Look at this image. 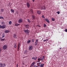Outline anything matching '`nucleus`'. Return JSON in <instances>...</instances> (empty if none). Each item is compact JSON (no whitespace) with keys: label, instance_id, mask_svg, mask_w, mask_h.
<instances>
[{"label":"nucleus","instance_id":"f257e3e1","mask_svg":"<svg viewBox=\"0 0 67 67\" xmlns=\"http://www.w3.org/2000/svg\"><path fill=\"white\" fill-rule=\"evenodd\" d=\"M43 58H42V57H41L40 58H39L38 60V62L39 63L40 62V61H41H41L44 60V59H45V56H43Z\"/></svg>","mask_w":67,"mask_h":67},{"label":"nucleus","instance_id":"f03ea898","mask_svg":"<svg viewBox=\"0 0 67 67\" xmlns=\"http://www.w3.org/2000/svg\"><path fill=\"white\" fill-rule=\"evenodd\" d=\"M37 65L38 66H40V67H43L44 65V64H43V63H37Z\"/></svg>","mask_w":67,"mask_h":67},{"label":"nucleus","instance_id":"7ed1b4c3","mask_svg":"<svg viewBox=\"0 0 67 67\" xmlns=\"http://www.w3.org/2000/svg\"><path fill=\"white\" fill-rule=\"evenodd\" d=\"M5 27H6V25H3L2 26L0 25V29H5Z\"/></svg>","mask_w":67,"mask_h":67},{"label":"nucleus","instance_id":"20e7f679","mask_svg":"<svg viewBox=\"0 0 67 67\" xmlns=\"http://www.w3.org/2000/svg\"><path fill=\"white\" fill-rule=\"evenodd\" d=\"M24 32H25V33L26 34H29V33H30V31L27 29L24 30Z\"/></svg>","mask_w":67,"mask_h":67},{"label":"nucleus","instance_id":"39448f33","mask_svg":"<svg viewBox=\"0 0 67 67\" xmlns=\"http://www.w3.org/2000/svg\"><path fill=\"white\" fill-rule=\"evenodd\" d=\"M7 47H8L6 45H5L3 47V48L4 50H5V49H6L7 48Z\"/></svg>","mask_w":67,"mask_h":67},{"label":"nucleus","instance_id":"423d86ee","mask_svg":"<svg viewBox=\"0 0 67 67\" xmlns=\"http://www.w3.org/2000/svg\"><path fill=\"white\" fill-rule=\"evenodd\" d=\"M32 49H33V46H30L29 48V51H32Z\"/></svg>","mask_w":67,"mask_h":67},{"label":"nucleus","instance_id":"0eeeda50","mask_svg":"<svg viewBox=\"0 0 67 67\" xmlns=\"http://www.w3.org/2000/svg\"><path fill=\"white\" fill-rule=\"evenodd\" d=\"M20 43H19V44H18V45L17 46V47H18V51H20Z\"/></svg>","mask_w":67,"mask_h":67},{"label":"nucleus","instance_id":"6e6552de","mask_svg":"<svg viewBox=\"0 0 67 67\" xmlns=\"http://www.w3.org/2000/svg\"><path fill=\"white\" fill-rule=\"evenodd\" d=\"M18 22L19 23H21L23 22V20L22 19H19V20L18 21Z\"/></svg>","mask_w":67,"mask_h":67},{"label":"nucleus","instance_id":"1a4fd4ad","mask_svg":"<svg viewBox=\"0 0 67 67\" xmlns=\"http://www.w3.org/2000/svg\"><path fill=\"white\" fill-rule=\"evenodd\" d=\"M26 5L27 8H30V3H29V2H27Z\"/></svg>","mask_w":67,"mask_h":67},{"label":"nucleus","instance_id":"9d476101","mask_svg":"<svg viewBox=\"0 0 67 67\" xmlns=\"http://www.w3.org/2000/svg\"><path fill=\"white\" fill-rule=\"evenodd\" d=\"M13 37L14 38H17V37L16 36V34H14L13 35Z\"/></svg>","mask_w":67,"mask_h":67},{"label":"nucleus","instance_id":"9b49d317","mask_svg":"<svg viewBox=\"0 0 67 67\" xmlns=\"http://www.w3.org/2000/svg\"><path fill=\"white\" fill-rule=\"evenodd\" d=\"M9 32H10V30H5L4 31V33H8Z\"/></svg>","mask_w":67,"mask_h":67},{"label":"nucleus","instance_id":"f8f14e48","mask_svg":"<svg viewBox=\"0 0 67 67\" xmlns=\"http://www.w3.org/2000/svg\"><path fill=\"white\" fill-rule=\"evenodd\" d=\"M38 40H36L35 42V45L36 46V45H37V43H38Z\"/></svg>","mask_w":67,"mask_h":67},{"label":"nucleus","instance_id":"ddd939ff","mask_svg":"<svg viewBox=\"0 0 67 67\" xmlns=\"http://www.w3.org/2000/svg\"><path fill=\"white\" fill-rule=\"evenodd\" d=\"M37 59V57H33L32 58V59H34L35 60H36Z\"/></svg>","mask_w":67,"mask_h":67},{"label":"nucleus","instance_id":"4468645a","mask_svg":"<svg viewBox=\"0 0 67 67\" xmlns=\"http://www.w3.org/2000/svg\"><path fill=\"white\" fill-rule=\"evenodd\" d=\"M35 64V62H34L31 65V67H32V66H33L34 65V64Z\"/></svg>","mask_w":67,"mask_h":67},{"label":"nucleus","instance_id":"2eb2a0df","mask_svg":"<svg viewBox=\"0 0 67 67\" xmlns=\"http://www.w3.org/2000/svg\"><path fill=\"white\" fill-rule=\"evenodd\" d=\"M45 7L44 6H43L41 7V8L42 9H43V10H46L45 9Z\"/></svg>","mask_w":67,"mask_h":67},{"label":"nucleus","instance_id":"dca6fc26","mask_svg":"<svg viewBox=\"0 0 67 67\" xmlns=\"http://www.w3.org/2000/svg\"><path fill=\"white\" fill-rule=\"evenodd\" d=\"M37 13L38 14H41V12H40V10L37 11Z\"/></svg>","mask_w":67,"mask_h":67},{"label":"nucleus","instance_id":"f3484780","mask_svg":"<svg viewBox=\"0 0 67 67\" xmlns=\"http://www.w3.org/2000/svg\"><path fill=\"white\" fill-rule=\"evenodd\" d=\"M26 29H28L29 28V25H26Z\"/></svg>","mask_w":67,"mask_h":67},{"label":"nucleus","instance_id":"a211bd4d","mask_svg":"<svg viewBox=\"0 0 67 67\" xmlns=\"http://www.w3.org/2000/svg\"><path fill=\"white\" fill-rule=\"evenodd\" d=\"M31 40H29L28 41H27V44H29L31 42Z\"/></svg>","mask_w":67,"mask_h":67},{"label":"nucleus","instance_id":"6ab92c4d","mask_svg":"<svg viewBox=\"0 0 67 67\" xmlns=\"http://www.w3.org/2000/svg\"><path fill=\"white\" fill-rule=\"evenodd\" d=\"M45 20L47 22H48V23H49V21L48 20V19H46Z\"/></svg>","mask_w":67,"mask_h":67},{"label":"nucleus","instance_id":"aec40b11","mask_svg":"<svg viewBox=\"0 0 67 67\" xmlns=\"http://www.w3.org/2000/svg\"><path fill=\"white\" fill-rule=\"evenodd\" d=\"M33 10L32 9H31L30 10V13H31V14L33 13Z\"/></svg>","mask_w":67,"mask_h":67},{"label":"nucleus","instance_id":"412c9836","mask_svg":"<svg viewBox=\"0 0 67 67\" xmlns=\"http://www.w3.org/2000/svg\"><path fill=\"white\" fill-rule=\"evenodd\" d=\"M11 11L13 12V13H14V10L13 9H11Z\"/></svg>","mask_w":67,"mask_h":67},{"label":"nucleus","instance_id":"4be33fe9","mask_svg":"<svg viewBox=\"0 0 67 67\" xmlns=\"http://www.w3.org/2000/svg\"><path fill=\"white\" fill-rule=\"evenodd\" d=\"M12 22L11 21H10L9 22V24L10 25H11L12 24Z\"/></svg>","mask_w":67,"mask_h":67},{"label":"nucleus","instance_id":"5701e85b","mask_svg":"<svg viewBox=\"0 0 67 67\" xmlns=\"http://www.w3.org/2000/svg\"><path fill=\"white\" fill-rule=\"evenodd\" d=\"M20 25V24H18V23L15 24V25L16 26H18V25Z\"/></svg>","mask_w":67,"mask_h":67},{"label":"nucleus","instance_id":"b1692460","mask_svg":"<svg viewBox=\"0 0 67 67\" xmlns=\"http://www.w3.org/2000/svg\"><path fill=\"white\" fill-rule=\"evenodd\" d=\"M5 36V35L4 34V33L3 34V36H2V38H3V37H4Z\"/></svg>","mask_w":67,"mask_h":67},{"label":"nucleus","instance_id":"393cba45","mask_svg":"<svg viewBox=\"0 0 67 67\" xmlns=\"http://www.w3.org/2000/svg\"><path fill=\"white\" fill-rule=\"evenodd\" d=\"M5 64H2V67H5Z\"/></svg>","mask_w":67,"mask_h":67},{"label":"nucleus","instance_id":"a878e982","mask_svg":"<svg viewBox=\"0 0 67 67\" xmlns=\"http://www.w3.org/2000/svg\"><path fill=\"white\" fill-rule=\"evenodd\" d=\"M0 19H4V18L2 16H0Z\"/></svg>","mask_w":67,"mask_h":67},{"label":"nucleus","instance_id":"bb28decb","mask_svg":"<svg viewBox=\"0 0 67 67\" xmlns=\"http://www.w3.org/2000/svg\"><path fill=\"white\" fill-rule=\"evenodd\" d=\"M2 67V63H0V67Z\"/></svg>","mask_w":67,"mask_h":67},{"label":"nucleus","instance_id":"cd10ccee","mask_svg":"<svg viewBox=\"0 0 67 67\" xmlns=\"http://www.w3.org/2000/svg\"><path fill=\"white\" fill-rule=\"evenodd\" d=\"M52 21H55V19H54V18H52Z\"/></svg>","mask_w":67,"mask_h":67},{"label":"nucleus","instance_id":"c85d7f7f","mask_svg":"<svg viewBox=\"0 0 67 67\" xmlns=\"http://www.w3.org/2000/svg\"><path fill=\"white\" fill-rule=\"evenodd\" d=\"M14 48H16V44H14Z\"/></svg>","mask_w":67,"mask_h":67},{"label":"nucleus","instance_id":"c756f323","mask_svg":"<svg viewBox=\"0 0 67 67\" xmlns=\"http://www.w3.org/2000/svg\"><path fill=\"white\" fill-rule=\"evenodd\" d=\"M1 41H4L5 40V39L4 38L2 39V38H1Z\"/></svg>","mask_w":67,"mask_h":67},{"label":"nucleus","instance_id":"7c9ffc66","mask_svg":"<svg viewBox=\"0 0 67 67\" xmlns=\"http://www.w3.org/2000/svg\"><path fill=\"white\" fill-rule=\"evenodd\" d=\"M4 10L3 9H1V11L2 12H4Z\"/></svg>","mask_w":67,"mask_h":67},{"label":"nucleus","instance_id":"2f4dec72","mask_svg":"<svg viewBox=\"0 0 67 67\" xmlns=\"http://www.w3.org/2000/svg\"><path fill=\"white\" fill-rule=\"evenodd\" d=\"M34 40L33 39H32V43H34Z\"/></svg>","mask_w":67,"mask_h":67},{"label":"nucleus","instance_id":"473e14b6","mask_svg":"<svg viewBox=\"0 0 67 67\" xmlns=\"http://www.w3.org/2000/svg\"><path fill=\"white\" fill-rule=\"evenodd\" d=\"M57 13L58 14H59L60 13V12L59 11L58 12H57Z\"/></svg>","mask_w":67,"mask_h":67},{"label":"nucleus","instance_id":"72a5a7b5","mask_svg":"<svg viewBox=\"0 0 67 67\" xmlns=\"http://www.w3.org/2000/svg\"><path fill=\"white\" fill-rule=\"evenodd\" d=\"M48 39H46V40H44L43 41H44V42H46V41H48Z\"/></svg>","mask_w":67,"mask_h":67},{"label":"nucleus","instance_id":"f704fd0d","mask_svg":"<svg viewBox=\"0 0 67 67\" xmlns=\"http://www.w3.org/2000/svg\"><path fill=\"white\" fill-rule=\"evenodd\" d=\"M27 21H28V22H30V20L28 19Z\"/></svg>","mask_w":67,"mask_h":67},{"label":"nucleus","instance_id":"c9c22d12","mask_svg":"<svg viewBox=\"0 0 67 67\" xmlns=\"http://www.w3.org/2000/svg\"><path fill=\"white\" fill-rule=\"evenodd\" d=\"M5 23H4V22H2V24H4Z\"/></svg>","mask_w":67,"mask_h":67},{"label":"nucleus","instance_id":"e433bc0d","mask_svg":"<svg viewBox=\"0 0 67 67\" xmlns=\"http://www.w3.org/2000/svg\"><path fill=\"white\" fill-rule=\"evenodd\" d=\"M33 19H35V16H33Z\"/></svg>","mask_w":67,"mask_h":67},{"label":"nucleus","instance_id":"4c0bfd02","mask_svg":"<svg viewBox=\"0 0 67 67\" xmlns=\"http://www.w3.org/2000/svg\"><path fill=\"white\" fill-rule=\"evenodd\" d=\"M44 27H46V25L45 24H44Z\"/></svg>","mask_w":67,"mask_h":67},{"label":"nucleus","instance_id":"58836bf2","mask_svg":"<svg viewBox=\"0 0 67 67\" xmlns=\"http://www.w3.org/2000/svg\"><path fill=\"white\" fill-rule=\"evenodd\" d=\"M42 18H43L44 19L45 18V17H44V15H42Z\"/></svg>","mask_w":67,"mask_h":67},{"label":"nucleus","instance_id":"ea45409f","mask_svg":"<svg viewBox=\"0 0 67 67\" xmlns=\"http://www.w3.org/2000/svg\"><path fill=\"white\" fill-rule=\"evenodd\" d=\"M65 32H67V29H65Z\"/></svg>","mask_w":67,"mask_h":67},{"label":"nucleus","instance_id":"a19ab883","mask_svg":"<svg viewBox=\"0 0 67 67\" xmlns=\"http://www.w3.org/2000/svg\"><path fill=\"white\" fill-rule=\"evenodd\" d=\"M34 67H38V66L36 65H34Z\"/></svg>","mask_w":67,"mask_h":67},{"label":"nucleus","instance_id":"79ce46f5","mask_svg":"<svg viewBox=\"0 0 67 67\" xmlns=\"http://www.w3.org/2000/svg\"><path fill=\"white\" fill-rule=\"evenodd\" d=\"M39 27H41V26L40 25H37Z\"/></svg>","mask_w":67,"mask_h":67},{"label":"nucleus","instance_id":"37998d69","mask_svg":"<svg viewBox=\"0 0 67 67\" xmlns=\"http://www.w3.org/2000/svg\"><path fill=\"white\" fill-rule=\"evenodd\" d=\"M1 49H0V53L1 52Z\"/></svg>","mask_w":67,"mask_h":67},{"label":"nucleus","instance_id":"c03bdc74","mask_svg":"<svg viewBox=\"0 0 67 67\" xmlns=\"http://www.w3.org/2000/svg\"><path fill=\"white\" fill-rule=\"evenodd\" d=\"M32 1H33V2H34V1H35V0H32Z\"/></svg>","mask_w":67,"mask_h":67},{"label":"nucleus","instance_id":"a18cd8bd","mask_svg":"<svg viewBox=\"0 0 67 67\" xmlns=\"http://www.w3.org/2000/svg\"><path fill=\"white\" fill-rule=\"evenodd\" d=\"M23 65H24V63H23Z\"/></svg>","mask_w":67,"mask_h":67},{"label":"nucleus","instance_id":"49530a36","mask_svg":"<svg viewBox=\"0 0 67 67\" xmlns=\"http://www.w3.org/2000/svg\"><path fill=\"white\" fill-rule=\"evenodd\" d=\"M62 49V48H60V49Z\"/></svg>","mask_w":67,"mask_h":67},{"label":"nucleus","instance_id":"de8ad7c7","mask_svg":"<svg viewBox=\"0 0 67 67\" xmlns=\"http://www.w3.org/2000/svg\"><path fill=\"white\" fill-rule=\"evenodd\" d=\"M17 66H18V64H17Z\"/></svg>","mask_w":67,"mask_h":67},{"label":"nucleus","instance_id":"09e8293b","mask_svg":"<svg viewBox=\"0 0 67 67\" xmlns=\"http://www.w3.org/2000/svg\"><path fill=\"white\" fill-rule=\"evenodd\" d=\"M62 1H63V0H62Z\"/></svg>","mask_w":67,"mask_h":67},{"label":"nucleus","instance_id":"8fccbe9b","mask_svg":"<svg viewBox=\"0 0 67 67\" xmlns=\"http://www.w3.org/2000/svg\"><path fill=\"white\" fill-rule=\"evenodd\" d=\"M17 67H18V66H17Z\"/></svg>","mask_w":67,"mask_h":67},{"label":"nucleus","instance_id":"3c124183","mask_svg":"<svg viewBox=\"0 0 67 67\" xmlns=\"http://www.w3.org/2000/svg\"><path fill=\"white\" fill-rule=\"evenodd\" d=\"M1 14H2V13H1Z\"/></svg>","mask_w":67,"mask_h":67}]
</instances>
